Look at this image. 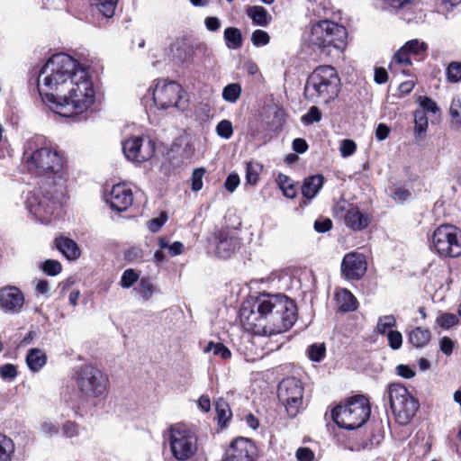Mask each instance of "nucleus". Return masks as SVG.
Returning a JSON list of instances; mask_svg holds the SVG:
<instances>
[{"instance_id":"nucleus-1","label":"nucleus","mask_w":461,"mask_h":461,"mask_svg":"<svg viewBox=\"0 0 461 461\" xmlns=\"http://www.w3.org/2000/svg\"><path fill=\"white\" fill-rule=\"evenodd\" d=\"M38 86L42 101L63 117L82 113L95 101L90 67L80 59H47Z\"/></svg>"},{"instance_id":"nucleus-2","label":"nucleus","mask_w":461,"mask_h":461,"mask_svg":"<svg viewBox=\"0 0 461 461\" xmlns=\"http://www.w3.org/2000/svg\"><path fill=\"white\" fill-rule=\"evenodd\" d=\"M240 319L245 330L271 336L289 330L296 321V305L282 294H260L243 303Z\"/></svg>"},{"instance_id":"nucleus-3","label":"nucleus","mask_w":461,"mask_h":461,"mask_svg":"<svg viewBox=\"0 0 461 461\" xmlns=\"http://www.w3.org/2000/svg\"><path fill=\"white\" fill-rule=\"evenodd\" d=\"M23 163L28 172L38 176L59 175L64 167L59 150L43 136H33L23 145Z\"/></svg>"},{"instance_id":"nucleus-4","label":"nucleus","mask_w":461,"mask_h":461,"mask_svg":"<svg viewBox=\"0 0 461 461\" xmlns=\"http://www.w3.org/2000/svg\"><path fill=\"white\" fill-rule=\"evenodd\" d=\"M65 194V183L61 176L48 180L39 188L26 194L25 207L29 213L41 223L50 222L59 209Z\"/></svg>"},{"instance_id":"nucleus-5","label":"nucleus","mask_w":461,"mask_h":461,"mask_svg":"<svg viewBox=\"0 0 461 461\" xmlns=\"http://www.w3.org/2000/svg\"><path fill=\"white\" fill-rule=\"evenodd\" d=\"M347 29L330 20H321L310 29L308 41L313 51L323 56H339L348 45Z\"/></svg>"},{"instance_id":"nucleus-6","label":"nucleus","mask_w":461,"mask_h":461,"mask_svg":"<svg viewBox=\"0 0 461 461\" xmlns=\"http://www.w3.org/2000/svg\"><path fill=\"white\" fill-rule=\"evenodd\" d=\"M340 91V78L331 66L318 67L308 77L304 88L307 99L325 104L334 101Z\"/></svg>"},{"instance_id":"nucleus-7","label":"nucleus","mask_w":461,"mask_h":461,"mask_svg":"<svg viewBox=\"0 0 461 461\" xmlns=\"http://www.w3.org/2000/svg\"><path fill=\"white\" fill-rule=\"evenodd\" d=\"M371 413L368 400L363 395H357L344 404L332 410V419L342 429L353 430L363 426Z\"/></svg>"},{"instance_id":"nucleus-8","label":"nucleus","mask_w":461,"mask_h":461,"mask_svg":"<svg viewBox=\"0 0 461 461\" xmlns=\"http://www.w3.org/2000/svg\"><path fill=\"white\" fill-rule=\"evenodd\" d=\"M77 395L82 402L95 403L103 396L108 385V377L92 365L80 367L74 375Z\"/></svg>"},{"instance_id":"nucleus-9","label":"nucleus","mask_w":461,"mask_h":461,"mask_svg":"<svg viewBox=\"0 0 461 461\" xmlns=\"http://www.w3.org/2000/svg\"><path fill=\"white\" fill-rule=\"evenodd\" d=\"M390 406L397 422L406 425L415 415L419 402L401 384H392L387 389Z\"/></svg>"},{"instance_id":"nucleus-10","label":"nucleus","mask_w":461,"mask_h":461,"mask_svg":"<svg viewBox=\"0 0 461 461\" xmlns=\"http://www.w3.org/2000/svg\"><path fill=\"white\" fill-rule=\"evenodd\" d=\"M169 446L172 456L178 461H186L197 452V437L184 424H175L169 429Z\"/></svg>"},{"instance_id":"nucleus-11","label":"nucleus","mask_w":461,"mask_h":461,"mask_svg":"<svg viewBox=\"0 0 461 461\" xmlns=\"http://www.w3.org/2000/svg\"><path fill=\"white\" fill-rule=\"evenodd\" d=\"M434 250L441 257L456 258L461 255V230L450 224L438 227L431 238Z\"/></svg>"},{"instance_id":"nucleus-12","label":"nucleus","mask_w":461,"mask_h":461,"mask_svg":"<svg viewBox=\"0 0 461 461\" xmlns=\"http://www.w3.org/2000/svg\"><path fill=\"white\" fill-rule=\"evenodd\" d=\"M277 396L289 417L294 418L303 409V387L300 380L294 377L284 379L278 385Z\"/></svg>"},{"instance_id":"nucleus-13","label":"nucleus","mask_w":461,"mask_h":461,"mask_svg":"<svg viewBox=\"0 0 461 461\" xmlns=\"http://www.w3.org/2000/svg\"><path fill=\"white\" fill-rule=\"evenodd\" d=\"M332 211L337 219L341 220L348 229L354 231L366 229L372 220L369 214L362 212L356 204L345 199L338 201Z\"/></svg>"},{"instance_id":"nucleus-14","label":"nucleus","mask_w":461,"mask_h":461,"mask_svg":"<svg viewBox=\"0 0 461 461\" xmlns=\"http://www.w3.org/2000/svg\"><path fill=\"white\" fill-rule=\"evenodd\" d=\"M183 89L175 81L158 82L153 90V100L158 108L167 110L176 107L178 110H185L186 101H183Z\"/></svg>"},{"instance_id":"nucleus-15","label":"nucleus","mask_w":461,"mask_h":461,"mask_svg":"<svg viewBox=\"0 0 461 461\" xmlns=\"http://www.w3.org/2000/svg\"><path fill=\"white\" fill-rule=\"evenodd\" d=\"M125 158L134 163H143L150 159L155 153V142L151 139L135 136L122 143Z\"/></svg>"},{"instance_id":"nucleus-16","label":"nucleus","mask_w":461,"mask_h":461,"mask_svg":"<svg viewBox=\"0 0 461 461\" xmlns=\"http://www.w3.org/2000/svg\"><path fill=\"white\" fill-rule=\"evenodd\" d=\"M231 461H255L258 456L256 445L249 438H235L225 453Z\"/></svg>"},{"instance_id":"nucleus-17","label":"nucleus","mask_w":461,"mask_h":461,"mask_svg":"<svg viewBox=\"0 0 461 461\" xmlns=\"http://www.w3.org/2000/svg\"><path fill=\"white\" fill-rule=\"evenodd\" d=\"M105 201L110 204L113 211L125 212L133 203V194L126 184H117L113 185L105 195Z\"/></svg>"},{"instance_id":"nucleus-18","label":"nucleus","mask_w":461,"mask_h":461,"mask_svg":"<svg viewBox=\"0 0 461 461\" xmlns=\"http://www.w3.org/2000/svg\"><path fill=\"white\" fill-rule=\"evenodd\" d=\"M25 298L16 286H5L0 290V309L5 313L15 314L22 311Z\"/></svg>"},{"instance_id":"nucleus-19","label":"nucleus","mask_w":461,"mask_h":461,"mask_svg":"<svg viewBox=\"0 0 461 461\" xmlns=\"http://www.w3.org/2000/svg\"><path fill=\"white\" fill-rule=\"evenodd\" d=\"M366 262L359 253H348L341 263V272L348 280L360 279L366 273Z\"/></svg>"},{"instance_id":"nucleus-20","label":"nucleus","mask_w":461,"mask_h":461,"mask_svg":"<svg viewBox=\"0 0 461 461\" xmlns=\"http://www.w3.org/2000/svg\"><path fill=\"white\" fill-rule=\"evenodd\" d=\"M215 255L220 258H229L238 246L237 239L228 230H220L214 234Z\"/></svg>"},{"instance_id":"nucleus-21","label":"nucleus","mask_w":461,"mask_h":461,"mask_svg":"<svg viewBox=\"0 0 461 461\" xmlns=\"http://www.w3.org/2000/svg\"><path fill=\"white\" fill-rule=\"evenodd\" d=\"M428 50V44L420 41L417 39L408 41L402 48H400L393 56V58H408L410 56L425 55Z\"/></svg>"},{"instance_id":"nucleus-22","label":"nucleus","mask_w":461,"mask_h":461,"mask_svg":"<svg viewBox=\"0 0 461 461\" xmlns=\"http://www.w3.org/2000/svg\"><path fill=\"white\" fill-rule=\"evenodd\" d=\"M55 244L60 253L68 260H76L81 255V250L75 240L68 237L56 238Z\"/></svg>"},{"instance_id":"nucleus-23","label":"nucleus","mask_w":461,"mask_h":461,"mask_svg":"<svg viewBox=\"0 0 461 461\" xmlns=\"http://www.w3.org/2000/svg\"><path fill=\"white\" fill-rule=\"evenodd\" d=\"M197 50L200 49H194L192 41L186 38L177 39L170 47V54L176 58L198 56Z\"/></svg>"},{"instance_id":"nucleus-24","label":"nucleus","mask_w":461,"mask_h":461,"mask_svg":"<svg viewBox=\"0 0 461 461\" xmlns=\"http://www.w3.org/2000/svg\"><path fill=\"white\" fill-rule=\"evenodd\" d=\"M339 309L343 312H353L357 308V301L351 292L346 288L339 289L335 294Z\"/></svg>"},{"instance_id":"nucleus-25","label":"nucleus","mask_w":461,"mask_h":461,"mask_svg":"<svg viewBox=\"0 0 461 461\" xmlns=\"http://www.w3.org/2000/svg\"><path fill=\"white\" fill-rule=\"evenodd\" d=\"M324 178L321 175L311 176L304 179L302 185V194L304 198L311 200L316 196L323 185Z\"/></svg>"},{"instance_id":"nucleus-26","label":"nucleus","mask_w":461,"mask_h":461,"mask_svg":"<svg viewBox=\"0 0 461 461\" xmlns=\"http://www.w3.org/2000/svg\"><path fill=\"white\" fill-rule=\"evenodd\" d=\"M390 7L393 9L403 10L402 18L411 23L414 21L415 16L408 14L409 10L417 9V0H384Z\"/></svg>"},{"instance_id":"nucleus-27","label":"nucleus","mask_w":461,"mask_h":461,"mask_svg":"<svg viewBox=\"0 0 461 461\" xmlns=\"http://www.w3.org/2000/svg\"><path fill=\"white\" fill-rule=\"evenodd\" d=\"M430 337V331L421 327H416L408 333V340L415 348L425 347L429 342Z\"/></svg>"},{"instance_id":"nucleus-28","label":"nucleus","mask_w":461,"mask_h":461,"mask_svg":"<svg viewBox=\"0 0 461 461\" xmlns=\"http://www.w3.org/2000/svg\"><path fill=\"white\" fill-rule=\"evenodd\" d=\"M247 15L252 20L253 23L258 26H267L271 16L267 10L263 6L254 5L247 9Z\"/></svg>"},{"instance_id":"nucleus-29","label":"nucleus","mask_w":461,"mask_h":461,"mask_svg":"<svg viewBox=\"0 0 461 461\" xmlns=\"http://www.w3.org/2000/svg\"><path fill=\"white\" fill-rule=\"evenodd\" d=\"M46 355L42 350L32 348L26 357V363L32 371L37 372L46 364Z\"/></svg>"},{"instance_id":"nucleus-30","label":"nucleus","mask_w":461,"mask_h":461,"mask_svg":"<svg viewBox=\"0 0 461 461\" xmlns=\"http://www.w3.org/2000/svg\"><path fill=\"white\" fill-rule=\"evenodd\" d=\"M91 6L95 7L104 17L110 18L114 14L117 0H88Z\"/></svg>"},{"instance_id":"nucleus-31","label":"nucleus","mask_w":461,"mask_h":461,"mask_svg":"<svg viewBox=\"0 0 461 461\" xmlns=\"http://www.w3.org/2000/svg\"><path fill=\"white\" fill-rule=\"evenodd\" d=\"M428 117L424 111L414 112V136L417 140L423 138V134L428 129Z\"/></svg>"},{"instance_id":"nucleus-32","label":"nucleus","mask_w":461,"mask_h":461,"mask_svg":"<svg viewBox=\"0 0 461 461\" xmlns=\"http://www.w3.org/2000/svg\"><path fill=\"white\" fill-rule=\"evenodd\" d=\"M224 40L230 49H237L242 42L241 32L237 28L229 27L224 31Z\"/></svg>"},{"instance_id":"nucleus-33","label":"nucleus","mask_w":461,"mask_h":461,"mask_svg":"<svg viewBox=\"0 0 461 461\" xmlns=\"http://www.w3.org/2000/svg\"><path fill=\"white\" fill-rule=\"evenodd\" d=\"M215 410L218 417V422L221 425H225L232 416V412L228 402L223 399H218L215 402Z\"/></svg>"},{"instance_id":"nucleus-34","label":"nucleus","mask_w":461,"mask_h":461,"mask_svg":"<svg viewBox=\"0 0 461 461\" xmlns=\"http://www.w3.org/2000/svg\"><path fill=\"white\" fill-rule=\"evenodd\" d=\"M14 452L13 440L0 434V461H10Z\"/></svg>"},{"instance_id":"nucleus-35","label":"nucleus","mask_w":461,"mask_h":461,"mask_svg":"<svg viewBox=\"0 0 461 461\" xmlns=\"http://www.w3.org/2000/svg\"><path fill=\"white\" fill-rule=\"evenodd\" d=\"M241 86L238 83L227 85L222 90V98L229 103H236L241 95Z\"/></svg>"},{"instance_id":"nucleus-36","label":"nucleus","mask_w":461,"mask_h":461,"mask_svg":"<svg viewBox=\"0 0 461 461\" xmlns=\"http://www.w3.org/2000/svg\"><path fill=\"white\" fill-rule=\"evenodd\" d=\"M277 182L279 187L283 191V194L287 198H294L296 195V189L292 180L284 174H279L277 176Z\"/></svg>"},{"instance_id":"nucleus-37","label":"nucleus","mask_w":461,"mask_h":461,"mask_svg":"<svg viewBox=\"0 0 461 461\" xmlns=\"http://www.w3.org/2000/svg\"><path fill=\"white\" fill-rule=\"evenodd\" d=\"M205 353L212 352L214 356H220L223 359H228L231 357L230 350L222 343H214L210 341L204 348Z\"/></svg>"},{"instance_id":"nucleus-38","label":"nucleus","mask_w":461,"mask_h":461,"mask_svg":"<svg viewBox=\"0 0 461 461\" xmlns=\"http://www.w3.org/2000/svg\"><path fill=\"white\" fill-rule=\"evenodd\" d=\"M135 290L141 295L144 301H148L156 291V287L148 278H142Z\"/></svg>"},{"instance_id":"nucleus-39","label":"nucleus","mask_w":461,"mask_h":461,"mask_svg":"<svg viewBox=\"0 0 461 461\" xmlns=\"http://www.w3.org/2000/svg\"><path fill=\"white\" fill-rule=\"evenodd\" d=\"M262 166L257 162H249L246 167V180L250 185H255L258 181L259 172Z\"/></svg>"},{"instance_id":"nucleus-40","label":"nucleus","mask_w":461,"mask_h":461,"mask_svg":"<svg viewBox=\"0 0 461 461\" xmlns=\"http://www.w3.org/2000/svg\"><path fill=\"white\" fill-rule=\"evenodd\" d=\"M217 135L224 140H229L233 135V126L230 121L221 120L215 128Z\"/></svg>"},{"instance_id":"nucleus-41","label":"nucleus","mask_w":461,"mask_h":461,"mask_svg":"<svg viewBox=\"0 0 461 461\" xmlns=\"http://www.w3.org/2000/svg\"><path fill=\"white\" fill-rule=\"evenodd\" d=\"M447 78L451 83L461 80V62L452 61L447 68Z\"/></svg>"},{"instance_id":"nucleus-42","label":"nucleus","mask_w":461,"mask_h":461,"mask_svg":"<svg viewBox=\"0 0 461 461\" xmlns=\"http://www.w3.org/2000/svg\"><path fill=\"white\" fill-rule=\"evenodd\" d=\"M396 325V320L393 315H384L379 318L376 325V331L380 334H386L388 329Z\"/></svg>"},{"instance_id":"nucleus-43","label":"nucleus","mask_w":461,"mask_h":461,"mask_svg":"<svg viewBox=\"0 0 461 461\" xmlns=\"http://www.w3.org/2000/svg\"><path fill=\"white\" fill-rule=\"evenodd\" d=\"M436 322L439 327L447 330L456 325L458 323V319L455 314L446 312L440 314L437 318Z\"/></svg>"},{"instance_id":"nucleus-44","label":"nucleus","mask_w":461,"mask_h":461,"mask_svg":"<svg viewBox=\"0 0 461 461\" xmlns=\"http://www.w3.org/2000/svg\"><path fill=\"white\" fill-rule=\"evenodd\" d=\"M418 102L421 107L420 111H424L425 114L427 113H431L433 114L437 113L439 111L438 106L436 102L428 96H420L418 98Z\"/></svg>"},{"instance_id":"nucleus-45","label":"nucleus","mask_w":461,"mask_h":461,"mask_svg":"<svg viewBox=\"0 0 461 461\" xmlns=\"http://www.w3.org/2000/svg\"><path fill=\"white\" fill-rule=\"evenodd\" d=\"M302 122L305 125L319 122L321 120V113L317 106H312L309 111L302 116Z\"/></svg>"},{"instance_id":"nucleus-46","label":"nucleus","mask_w":461,"mask_h":461,"mask_svg":"<svg viewBox=\"0 0 461 461\" xmlns=\"http://www.w3.org/2000/svg\"><path fill=\"white\" fill-rule=\"evenodd\" d=\"M326 348L324 344H312L308 349L309 358L320 362L325 356Z\"/></svg>"},{"instance_id":"nucleus-47","label":"nucleus","mask_w":461,"mask_h":461,"mask_svg":"<svg viewBox=\"0 0 461 461\" xmlns=\"http://www.w3.org/2000/svg\"><path fill=\"white\" fill-rule=\"evenodd\" d=\"M42 270L48 276H55L62 270V266L58 260L48 259L42 264Z\"/></svg>"},{"instance_id":"nucleus-48","label":"nucleus","mask_w":461,"mask_h":461,"mask_svg":"<svg viewBox=\"0 0 461 461\" xmlns=\"http://www.w3.org/2000/svg\"><path fill=\"white\" fill-rule=\"evenodd\" d=\"M386 335L388 339V345L392 349L397 350L401 348L402 345V335L400 331L389 330L386 333Z\"/></svg>"},{"instance_id":"nucleus-49","label":"nucleus","mask_w":461,"mask_h":461,"mask_svg":"<svg viewBox=\"0 0 461 461\" xmlns=\"http://www.w3.org/2000/svg\"><path fill=\"white\" fill-rule=\"evenodd\" d=\"M205 174L203 167L195 168L192 175L191 188L194 192H198L203 188V178Z\"/></svg>"},{"instance_id":"nucleus-50","label":"nucleus","mask_w":461,"mask_h":461,"mask_svg":"<svg viewBox=\"0 0 461 461\" xmlns=\"http://www.w3.org/2000/svg\"><path fill=\"white\" fill-rule=\"evenodd\" d=\"M17 374V368L13 364H5L0 366V377L3 380L13 381Z\"/></svg>"},{"instance_id":"nucleus-51","label":"nucleus","mask_w":461,"mask_h":461,"mask_svg":"<svg viewBox=\"0 0 461 461\" xmlns=\"http://www.w3.org/2000/svg\"><path fill=\"white\" fill-rule=\"evenodd\" d=\"M139 278L138 274L131 268L126 269L121 278V285L123 288L131 287Z\"/></svg>"},{"instance_id":"nucleus-52","label":"nucleus","mask_w":461,"mask_h":461,"mask_svg":"<svg viewBox=\"0 0 461 461\" xmlns=\"http://www.w3.org/2000/svg\"><path fill=\"white\" fill-rule=\"evenodd\" d=\"M125 258L129 262L137 263L143 260V252L139 247H131L125 253Z\"/></svg>"},{"instance_id":"nucleus-53","label":"nucleus","mask_w":461,"mask_h":461,"mask_svg":"<svg viewBox=\"0 0 461 461\" xmlns=\"http://www.w3.org/2000/svg\"><path fill=\"white\" fill-rule=\"evenodd\" d=\"M357 149V145L352 140H343L340 142L339 151L343 158H348L355 153Z\"/></svg>"},{"instance_id":"nucleus-54","label":"nucleus","mask_w":461,"mask_h":461,"mask_svg":"<svg viewBox=\"0 0 461 461\" xmlns=\"http://www.w3.org/2000/svg\"><path fill=\"white\" fill-rule=\"evenodd\" d=\"M251 41L255 46H264L269 42V35L263 30H256L251 36Z\"/></svg>"},{"instance_id":"nucleus-55","label":"nucleus","mask_w":461,"mask_h":461,"mask_svg":"<svg viewBox=\"0 0 461 461\" xmlns=\"http://www.w3.org/2000/svg\"><path fill=\"white\" fill-rule=\"evenodd\" d=\"M167 216L165 212H162L158 217L153 218L148 222V228L152 232H157L166 223Z\"/></svg>"},{"instance_id":"nucleus-56","label":"nucleus","mask_w":461,"mask_h":461,"mask_svg":"<svg viewBox=\"0 0 461 461\" xmlns=\"http://www.w3.org/2000/svg\"><path fill=\"white\" fill-rule=\"evenodd\" d=\"M211 108L206 104H199L194 108V116L198 121H204L210 116Z\"/></svg>"},{"instance_id":"nucleus-57","label":"nucleus","mask_w":461,"mask_h":461,"mask_svg":"<svg viewBox=\"0 0 461 461\" xmlns=\"http://www.w3.org/2000/svg\"><path fill=\"white\" fill-rule=\"evenodd\" d=\"M40 432L48 437H51L59 432V427L51 421H43L40 426Z\"/></svg>"},{"instance_id":"nucleus-58","label":"nucleus","mask_w":461,"mask_h":461,"mask_svg":"<svg viewBox=\"0 0 461 461\" xmlns=\"http://www.w3.org/2000/svg\"><path fill=\"white\" fill-rule=\"evenodd\" d=\"M295 456L298 461H312L314 453L309 447H299L296 450Z\"/></svg>"},{"instance_id":"nucleus-59","label":"nucleus","mask_w":461,"mask_h":461,"mask_svg":"<svg viewBox=\"0 0 461 461\" xmlns=\"http://www.w3.org/2000/svg\"><path fill=\"white\" fill-rule=\"evenodd\" d=\"M332 227V221L330 219H321L314 221V229L317 232L324 233L330 230Z\"/></svg>"},{"instance_id":"nucleus-60","label":"nucleus","mask_w":461,"mask_h":461,"mask_svg":"<svg viewBox=\"0 0 461 461\" xmlns=\"http://www.w3.org/2000/svg\"><path fill=\"white\" fill-rule=\"evenodd\" d=\"M239 185L240 177L237 174L229 175L224 183L225 188L230 193H233Z\"/></svg>"},{"instance_id":"nucleus-61","label":"nucleus","mask_w":461,"mask_h":461,"mask_svg":"<svg viewBox=\"0 0 461 461\" xmlns=\"http://www.w3.org/2000/svg\"><path fill=\"white\" fill-rule=\"evenodd\" d=\"M62 432L68 438L76 437L78 435V426L75 422L67 421L63 425Z\"/></svg>"},{"instance_id":"nucleus-62","label":"nucleus","mask_w":461,"mask_h":461,"mask_svg":"<svg viewBox=\"0 0 461 461\" xmlns=\"http://www.w3.org/2000/svg\"><path fill=\"white\" fill-rule=\"evenodd\" d=\"M454 342L448 337H443L439 341L440 350L447 356H450L453 352Z\"/></svg>"},{"instance_id":"nucleus-63","label":"nucleus","mask_w":461,"mask_h":461,"mask_svg":"<svg viewBox=\"0 0 461 461\" xmlns=\"http://www.w3.org/2000/svg\"><path fill=\"white\" fill-rule=\"evenodd\" d=\"M387 80L388 73L386 69L381 67L375 68L374 73V81L378 85H382L386 83Z\"/></svg>"},{"instance_id":"nucleus-64","label":"nucleus","mask_w":461,"mask_h":461,"mask_svg":"<svg viewBox=\"0 0 461 461\" xmlns=\"http://www.w3.org/2000/svg\"><path fill=\"white\" fill-rule=\"evenodd\" d=\"M458 105L457 104H455L454 103L451 104V107H450V116H451V124L456 128V129H460L461 128V116L459 114V112L457 110V107Z\"/></svg>"}]
</instances>
